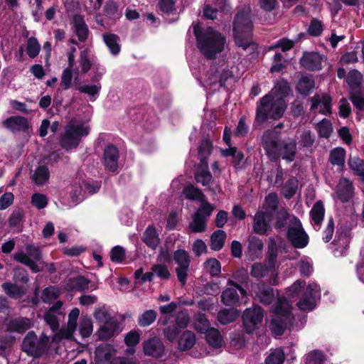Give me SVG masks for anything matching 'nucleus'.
I'll use <instances>...</instances> for the list:
<instances>
[{"mask_svg":"<svg viewBox=\"0 0 364 364\" xmlns=\"http://www.w3.org/2000/svg\"><path fill=\"white\" fill-rule=\"evenodd\" d=\"M173 259L178 264V267L176 268L178 280L182 286H184L186 284L191 264L190 255L186 250L178 249L174 251Z\"/></svg>","mask_w":364,"mask_h":364,"instance_id":"obj_10","label":"nucleus"},{"mask_svg":"<svg viewBox=\"0 0 364 364\" xmlns=\"http://www.w3.org/2000/svg\"><path fill=\"white\" fill-rule=\"evenodd\" d=\"M278 197L277 193H270L265 197V205L267 211L272 213L275 212L278 208Z\"/></svg>","mask_w":364,"mask_h":364,"instance_id":"obj_59","label":"nucleus"},{"mask_svg":"<svg viewBox=\"0 0 364 364\" xmlns=\"http://www.w3.org/2000/svg\"><path fill=\"white\" fill-rule=\"evenodd\" d=\"M207 219L200 216L199 213H194L193 221L190 223L189 228L193 232H203L205 230Z\"/></svg>","mask_w":364,"mask_h":364,"instance_id":"obj_41","label":"nucleus"},{"mask_svg":"<svg viewBox=\"0 0 364 364\" xmlns=\"http://www.w3.org/2000/svg\"><path fill=\"white\" fill-rule=\"evenodd\" d=\"M193 34L198 48L207 59L213 60L223 51L225 38L213 27L208 26L203 29L197 23L193 26Z\"/></svg>","mask_w":364,"mask_h":364,"instance_id":"obj_3","label":"nucleus"},{"mask_svg":"<svg viewBox=\"0 0 364 364\" xmlns=\"http://www.w3.org/2000/svg\"><path fill=\"white\" fill-rule=\"evenodd\" d=\"M323 31V23L317 18H313L308 28V33L311 36L318 37Z\"/></svg>","mask_w":364,"mask_h":364,"instance_id":"obj_57","label":"nucleus"},{"mask_svg":"<svg viewBox=\"0 0 364 364\" xmlns=\"http://www.w3.org/2000/svg\"><path fill=\"white\" fill-rule=\"evenodd\" d=\"M119 4L113 0H109L106 2L104 6V14L109 18H119L122 16V13L119 9Z\"/></svg>","mask_w":364,"mask_h":364,"instance_id":"obj_40","label":"nucleus"},{"mask_svg":"<svg viewBox=\"0 0 364 364\" xmlns=\"http://www.w3.org/2000/svg\"><path fill=\"white\" fill-rule=\"evenodd\" d=\"M255 299L264 305L271 304L275 299L274 289L264 282H259L253 289Z\"/></svg>","mask_w":364,"mask_h":364,"instance_id":"obj_15","label":"nucleus"},{"mask_svg":"<svg viewBox=\"0 0 364 364\" xmlns=\"http://www.w3.org/2000/svg\"><path fill=\"white\" fill-rule=\"evenodd\" d=\"M262 145L265 154L272 162H277L280 157L288 162L294 161L296 144L294 141H287L282 139L281 132L267 129L262 136Z\"/></svg>","mask_w":364,"mask_h":364,"instance_id":"obj_1","label":"nucleus"},{"mask_svg":"<svg viewBox=\"0 0 364 364\" xmlns=\"http://www.w3.org/2000/svg\"><path fill=\"white\" fill-rule=\"evenodd\" d=\"M317 130L320 137L328 139L333 132L332 124L329 120L323 119L318 123Z\"/></svg>","mask_w":364,"mask_h":364,"instance_id":"obj_50","label":"nucleus"},{"mask_svg":"<svg viewBox=\"0 0 364 364\" xmlns=\"http://www.w3.org/2000/svg\"><path fill=\"white\" fill-rule=\"evenodd\" d=\"M363 79L362 74L357 70H351L348 72L346 82L351 90L360 88Z\"/></svg>","mask_w":364,"mask_h":364,"instance_id":"obj_43","label":"nucleus"},{"mask_svg":"<svg viewBox=\"0 0 364 364\" xmlns=\"http://www.w3.org/2000/svg\"><path fill=\"white\" fill-rule=\"evenodd\" d=\"M88 134L89 129L83 125H68L64 134L60 139V145L67 151L76 149L79 146L82 137L86 136Z\"/></svg>","mask_w":364,"mask_h":364,"instance_id":"obj_6","label":"nucleus"},{"mask_svg":"<svg viewBox=\"0 0 364 364\" xmlns=\"http://www.w3.org/2000/svg\"><path fill=\"white\" fill-rule=\"evenodd\" d=\"M202 203V205L200 208L195 212V213H199L200 216L207 218L210 217L215 210V206L210 203L208 201L204 198V200Z\"/></svg>","mask_w":364,"mask_h":364,"instance_id":"obj_64","label":"nucleus"},{"mask_svg":"<svg viewBox=\"0 0 364 364\" xmlns=\"http://www.w3.org/2000/svg\"><path fill=\"white\" fill-rule=\"evenodd\" d=\"M325 57L318 52H303L299 59V65L301 68L311 72L319 71L323 68L322 63Z\"/></svg>","mask_w":364,"mask_h":364,"instance_id":"obj_11","label":"nucleus"},{"mask_svg":"<svg viewBox=\"0 0 364 364\" xmlns=\"http://www.w3.org/2000/svg\"><path fill=\"white\" fill-rule=\"evenodd\" d=\"M207 343L214 348H219L223 345V337L220 331L215 328H210L205 333Z\"/></svg>","mask_w":364,"mask_h":364,"instance_id":"obj_33","label":"nucleus"},{"mask_svg":"<svg viewBox=\"0 0 364 364\" xmlns=\"http://www.w3.org/2000/svg\"><path fill=\"white\" fill-rule=\"evenodd\" d=\"M336 195L342 203L348 202L353 196V187L351 182L344 179V183H340L338 187Z\"/></svg>","mask_w":364,"mask_h":364,"instance_id":"obj_24","label":"nucleus"},{"mask_svg":"<svg viewBox=\"0 0 364 364\" xmlns=\"http://www.w3.org/2000/svg\"><path fill=\"white\" fill-rule=\"evenodd\" d=\"M141 241L150 249L156 250L159 247L161 240L159 235L154 225H149L145 229L141 237Z\"/></svg>","mask_w":364,"mask_h":364,"instance_id":"obj_20","label":"nucleus"},{"mask_svg":"<svg viewBox=\"0 0 364 364\" xmlns=\"http://www.w3.org/2000/svg\"><path fill=\"white\" fill-rule=\"evenodd\" d=\"M119 323L116 319L109 320V321L100 324L97 331L98 338L100 341H108L112 338L115 333L119 332Z\"/></svg>","mask_w":364,"mask_h":364,"instance_id":"obj_19","label":"nucleus"},{"mask_svg":"<svg viewBox=\"0 0 364 364\" xmlns=\"http://www.w3.org/2000/svg\"><path fill=\"white\" fill-rule=\"evenodd\" d=\"M164 343L158 337H152L143 342L144 355L156 359L161 358L164 354Z\"/></svg>","mask_w":364,"mask_h":364,"instance_id":"obj_13","label":"nucleus"},{"mask_svg":"<svg viewBox=\"0 0 364 364\" xmlns=\"http://www.w3.org/2000/svg\"><path fill=\"white\" fill-rule=\"evenodd\" d=\"M124 341L127 347L134 348L140 341V334L135 330L130 331L124 336Z\"/></svg>","mask_w":364,"mask_h":364,"instance_id":"obj_60","label":"nucleus"},{"mask_svg":"<svg viewBox=\"0 0 364 364\" xmlns=\"http://www.w3.org/2000/svg\"><path fill=\"white\" fill-rule=\"evenodd\" d=\"M14 283L4 282L1 287L4 292L12 299H18L23 294L22 281L23 277H21L20 269H15L14 276Z\"/></svg>","mask_w":364,"mask_h":364,"instance_id":"obj_16","label":"nucleus"},{"mask_svg":"<svg viewBox=\"0 0 364 364\" xmlns=\"http://www.w3.org/2000/svg\"><path fill=\"white\" fill-rule=\"evenodd\" d=\"M156 316V311L154 310L145 311L138 318L139 326L141 327L150 326L155 321Z\"/></svg>","mask_w":364,"mask_h":364,"instance_id":"obj_51","label":"nucleus"},{"mask_svg":"<svg viewBox=\"0 0 364 364\" xmlns=\"http://www.w3.org/2000/svg\"><path fill=\"white\" fill-rule=\"evenodd\" d=\"M326 356L320 350H313L308 353L304 358V364H324Z\"/></svg>","mask_w":364,"mask_h":364,"instance_id":"obj_37","label":"nucleus"},{"mask_svg":"<svg viewBox=\"0 0 364 364\" xmlns=\"http://www.w3.org/2000/svg\"><path fill=\"white\" fill-rule=\"evenodd\" d=\"M156 9L161 14L169 16L176 10V1L174 0H159L156 4Z\"/></svg>","mask_w":364,"mask_h":364,"instance_id":"obj_46","label":"nucleus"},{"mask_svg":"<svg viewBox=\"0 0 364 364\" xmlns=\"http://www.w3.org/2000/svg\"><path fill=\"white\" fill-rule=\"evenodd\" d=\"M287 108L285 100L282 97H274L271 94H267L259 99L256 109L255 121L263 124L269 119L278 120L282 118Z\"/></svg>","mask_w":364,"mask_h":364,"instance_id":"obj_4","label":"nucleus"},{"mask_svg":"<svg viewBox=\"0 0 364 364\" xmlns=\"http://www.w3.org/2000/svg\"><path fill=\"white\" fill-rule=\"evenodd\" d=\"M227 238L226 232L223 230H217L210 235V247L213 251H220L225 245Z\"/></svg>","mask_w":364,"mask_h":364,"instance_id":"obj_28","label":"nucleus"},{"mask_svg":"<svg viewBox=\"0 0 364 364\" xmlns=\"http://www.w3.org/2000/svg\"><path fill=\"white\" fill-rule=\"evenodd\" d=\"M195 180L203 186H207L213 180V176L208 169H200L196 172Z\"/></svg>","mask_w":364,"mask_h":364,"instance_id":"obj_54","label":"nucleus"},{"mask_svg":"<svg viewBox=\"0 0 364 364\" xmlns=\"http://www.w3.org/2000/svg\"><path fill=\"white\" fill-rule=\"evenodd\" d=\"M318 285L314 283L309 284L303 293L301 299L296 305L299 309L311 311L316 306L315 291Z\"/></svg>","mask_w":364,"mask_h":364,"instance_id":"obj_17","label":"nucleus"},{"mask_svg":"<svg viewBox=\"0 0 364 364\" xmlns=\"http://www.w3.org/2000/svg\"><path fill=\"white\" fill-rule=\"evenodd\" d=\"M348 165L354 175L358 176H364V160L358 156H350L348 160Z\"/></svg>","mask_w":364,"mask_h":364,"instance_id":"obj_38","label":"nucleus"},{"mask_svg":"<svg viewBox=\"0 0 364 364\" xmlns=\"http://www.w3.org/2000/svg\"><path fill=\"white\" fill-rule=\"evenodd\" d=\"M293 320H286L281 316H275L270 321L269 328L272 332L278 336H281L284 333L287 326L291 323Z\"/></svg>","mask_w":364,"mask_h":364,"instance_id":"obj_23","label":"nucleus"},{"mask_svg":"<svg viewBox=\"0 0 364 364\" xmlns=\"http://www.w3.org/2000/svg\"><path fill=\"white\" fill-rule=\"evenodd\" d=\"M263 242L257 236H250L248 238V251L250 255L257 256L263 250Z\"/></svg>","mask_w":364,"mask_h":364,"instance_id":"obj_42","label":"nucleus"},{"mask_svg":"<svg viewBox=\"0 0 364 364\" xmlns=\"http://www.w3.org/2000/svg\"><path fill=\"white\" fill-rule=\"evenodd\" d=\"M289 218V214L286 209L279 210L276 216L274 228L276 230H281L285 228L287 225L288 220Z\"/></svg>","mask_w":364,"mask_h":364,"instance_id":"obj_56","label":"nucleus"},{"mask_svg":"<svg viewBox=\"0 0 364 364\" xmlns=\"http://www.w3.org/2000/svg\"><path fill=\"white\" fill-rule=\"evenodd\" d=\"M251 12L249 6L237 10L232 22V31L236 46L244 50L250 49V53H253L257 49V44L252 41L253 23Z\"/></svg>","mask_w":364,"mask_h":364,"instance_id":"obj_2","label":"nucleus"},{"mask_svg":"<svg viewBox=\"0 0 364 364\" xmlns=\"http://www.w3.org/2000/svg\"><path fill=\"white\" fill-rule=\"evenodd\" d=\"M239 295L235 288L228 287L222 292L221 301L225 306H234L239 302Z\"/></svg>","mask_w":364,"mask_h":364,"instance_id":"obj_34","label":"nucleus"},{"mask_svg":"<svg viewBox=\"0 0 364 364\" xmlns=\"http://www.w3.org/2000/svg\"><path fill=\"white\" fill-rule=\"evenodd\" d=\"M286 237L296 249L305 248L309 242V237L304 230L299 218L293 215L287 229Z\"/></svg>","mask_w":364,"mask_h":364,"instance_id":"obj_5","label":"nucleus"},{"mask_svg":"<svg viewBox=\"0 0 364 364\" xmlns=\"http://www.w3.org/2000/svg\"><path fill=\"white\" fill-rule=\"evenodd\" d=\"M151 271L161 279L168 280L171 277V274L166 265L161 264H155L151 266Z\"/></svg>","mask_w":364,"mask_h":364,"instance_id":"obj_58","label":"nucleus"},{"mask_svg":"<svg viewBox=\"0 0 364 364\" xmlns=\"http://www.w3.org/2000/svg\"><path fill=\"white\" fill-rule=\"evenodd\" d=\"M48 338L44 336L37 342L36 346H32L31 349L27 350V354L34 358L41 357L47 350Z\"/></svg>","mask_w":364,"mask_h":364,"instance_id":"obj_36","label":"nucleus"},{"mask_svg":"<svg viewBox=\"0 0 364 364\" xmlns=\"http://www.w3.org/2000/svg\"><path fill=\"white\" fill-rule=\"evenodd\" d=\"M94 317L100 323H104L114 319L105 308H98L94 312Z\"/></svg>","mask_w":364,"mask_h":364,"instance_id":"obj_62","label":"nucleus"},{"mask_svg":"<svg viewBox=\"0 0 364 364\" xmlns=\"http://www.w3.org/2000/svg\"><path fill=\"white\" fill-rule=\"evenodd\" d=\"M110 259L116 264L122 263L125 259L124 248L119 245L113 247L110 251Z\"/></svg>","mask_w":364,"mask_h":364,"instance_id":"obj_55","label":"nucleus"},{"mask_svg":"<svg viewBox=\"0 0 364 364\" xmlns=\"http://www.w3.org/2000/svg\"><path fill=\"white\" fill-rule=\"evenodd\" d=\"M272 213L257 210L254 216L253 231L258 235H264L271 230L269 220Z\"/></svg>","mask_w":364,"mask_h":364,"instance_id":"obj_14","label":"nucleus"},{"mask_svg":"<svg viewBox=\"0 0 364 364\" xmlns=\"http://www.w3.org/2000/svg\"><path fill=\"white\" fill-rule=\"evenodd\" d=\"M119 153L118 148L112 144L107 145L102 159L105 168L111 173L118 172Z\"/></svg>","mask_w":364,"mask_h":364,"instance_id":"obj_12","label":"nucleus"},{"mask_svg":"<svg viewBox=\"0 0 364 364\" xmlns=\"http://www.w3.org/2000/svg\"><path fill=\"white\" fill-rule=\"evenodd\" d=\"M102 38L110 53L113 55H118L121 50L119 37L114 33H105L102 35Z\"/></svg>","mask_w":364,"mask_h":364,"instance_id":"obj_25","label":"nucleus"},{"mask_svg":"<svg viewBox=\"0 0 364 364\" xmlns=\"http://www.w3.org/2000/svg\"><path fill=\"white\" fill-rule=\"evenodd\" d=\"M72 24L78 41L85 42L89 36V28L84 16L78 14H75L72 18Z\"/></svg>","mask_w":364,"mask_h":364,"instance_id":"obj_18","label":"nucleus"},{"mask_svg":"<svg viewBox=\"0 0 364 364\" xmlns=\"http://www.w3.org/2000/svg\"><path fill=\"white\" fill-rule=\"evenodd\" d=\"M315 86V81L312 75H302L296 85V90L303 96L309 95Z\"/></svg>","mask_w":364,"mask_h":364,"instance_id":"obj_21","label":"nucleus"},{"mask_svg":"<svg viewBox=\"0 0 364 364\" xmlns=\"http://www.w3.org/2000/svg\"><path fill=\"white\" fill-rule=\"evenodd\" d=\"M275 316H281L286 320H294L291 306L285 299L279 298L274 309Z\"/></svg>","mask_w":364,"mask_h":364,"instance_id":"obj_26","label":"nucleus"},{"mask_svg":"<svg viewBox=\"0 0 364 364\" xmlns=\"http://www.w3.org/2000/svg\"><path fill=\"white\" fill-rule=\"evenodd\" d=\"M50 178V171L48 168L45 165L38 166L31 179L33 182L37 186H42L47 183Z\"/></svg>","mask_w":364,"mask_h":364,"instance_id":"obj_32","label":"nucleus"},{"mask_svg":"<svg viewBox=\"0 0 364 364\" xmlns=\"http://www.w3.org/2000/svg\"><path fill=\"white\" fill-rule=\"evenodd\" d=\"M240 312L234 308L223 309L218 313V320L223 325L234 322L239 316Z\"/></svg>","mask_w":364,"mask_h":364,"instance_id":"obj_31","label":"nucleus"},{"mask_svg":"<svg viewBox=\"0 0 364 364\" xmlns=\"http://www.w3.org/2000/svg\"><path fill=\"white\" fill-rule=\"evenodd\" d=\"M116 350L109 343H101L95 350V364H136L125 357L115 358Z\"/></svg>","mask_w":364,"mask_h":364,"instance_id":"obj_7","label":"nucleus"},{"mask_svg":"<svg viewBox=\"0 0 364 364\" xmlns=\"http://www.w3.org/2000/svg\"><path fill=\"white\" fill-rule=\"evenodd\" d=\"M264 311L258 305L246 309L242 314V323L247 334H252L262 323Z\"/></svg>","mask_w":364,"mask_h":364,"instance_id":"obj_8","label":"nucleus"},{"mask_svg":"<svg viewBox=\"0 0 364 364\" xmlns=\"http://www.w3.org/2000/svg\"><path fill=\"white\" fill-rule=\"evenodd\" d=\"M298 189V181L294 178H289L285 183L282 193L285 198H291L296 193Z\"/></svg>","mask_w":364,"mask_h":364,"instance_id":"obj_47","label":"nucleus"},{"mask_svg":"<svg viewBox=\"0 0 364 364\" xmlns=\"http://www.w3.org/2000/svg\"><path fill=\"white\" fill-rule=\"evenodd\" d=\"M196 341L195 333L191 331L186 330L185 331L178 340V349L181 351H186L195 345Z\"/></svg>","mask_w":364,"mask_h":364,"instance_id":"obj_30","label":"nucleus"},{"mask_svg":"<svg viewBox=\"0 0 364 364\" xmlns=\"http://www.w3.org/2000/svg\"><path fill=\"white\" fill-rule=\"evenodd\" d=\"M24 253V266L30 268L33 273L42 272L46 265L43 260L42 251L40 247L33 245H28Z\"/></svg>","mask_w":364,"mask_h":364,"instance_id":"obj_9","label":"nucleus"},{"mask_svg":"<svg viewBox=\"0 0 364 364\" xmlns=\"http://www.w3.org/2000/svg\"><path fill=\"white\" fill-rule=\"evenodd\" d=\"M325 215V208L323 201L317 200L310 210V217L315 225L321 227Z\"/></svg>","mask_w":364,"mask_h":364,"instance_id":"obj_29","label":"nucleus"},{"mask_svg":"<svg viewBox=\"0 0 364 364\" xmlns=\"http://www.w3.org/2000/svg\"><path fill=\"white\" fill-rule=\"evenodd\" d=\"M275 93L279 96V97H282V99L284 100L285 97H288L289 95V93L291 92V87L285 79H282L279 80L275 86Z\"/></svg>","mask_w":364,"mask_h":364,"instance_id":"obj_53","label":"nucleus"},{"mask_svg":"<svg viewBox=\"0 0 364 364\" xmlns=\"http://www.w3.org/2000/svg\"><path fill=\"white\" fill-rule=\"evenodd\" d=\"M183 193L187 199L191 200H198L203 202L205 198L203 193L198 188L195 187L192 184L186 186L183 188Z\"/></svg>","mask_w":364,"mask_h":364,"instance_id":"obj_39","label":"nucleus"},{"mask_svg":"<svg viewBox=\"0 0 364 364\" xmlns=\"http://www.w3.org/2000/svg\"><path fill=\"white\" fill-rule=\"evenodd\" d=\"M31 203L33 206L41 210L48 205V198L46 195L40 193H35L31 196Z\"/></svg>","mask_w":364,"mask_h":364,"instance_id":"obj_61","label":"nucleus"},{"mask_svg":"<svg viewBox=\"0 0 364 364\" xmlns=\"http://www.w3.org/2000/svg\"><path fill=\"white\" fill-rule=\"evenodd\" d=\"M268 270H270L268 266L266 267L261 263H255L252 266L251 275L257 279L263 278L268 272Z\"/></svg>","mask_w":364,"mask_h":364,"instance_id":"obj_63","label":"nucleus"},{"mask_svg":"<svg viewBox=\"0 0 364 364\" xmlns=\"http://www.w3.org/2000/svg\"><path fill=\"white\" fill-rule=\"evenodd\" d=\"M346 151L343 147H336L331 150L328 161L333 166H336L341 168L345 166Z\"/></svg>","mask_w":364,"mask_h":364,"instance_id":"obj_27","label":"nucleus"},{"mask_svg":"<svg viewBox=\"0 0 364 364\" xmlns=\"http://www.w3.org/2000/svg\"><path fill=\"white\" fill-rule=\"evenodd\" d=\"M285 360V354L284 350L277 348L271 351V353L266 357L265 364H283Z\"/></svg>","mask_w":364,"mask_h":364,"instance_id":"obj_44","label":"nucleus"},{"mask_svg":"<svg viewBox=\"0 0 364 364\" xmlns=\"http://www.w3.org/2000/svg\"><path fill=\"white\" fill-rule=\"evenodd\" d=\"M93 331V323L90 318L84 316L80 319L79 331L83 338H88Z\"/></svg>","mask_w":364,"mask_h":364,"instance_id":"obj_49","label":"nucleus"},{"mask_svg":"<svg viewBox=\"0 0 364 364\" xmlns=\"http://www.w3.org/2000/svg\"><path fill=\"white\" fill-rule=\"evenodd\" d=\"M4 124L8 129L14 133L20 132L23 129V119L21 117H11L4 121Z\"/></svg>","mask_w":364,"mask_h":364,"instance_id":"obj_48","label":"nucleus"},{"mask_svg":"<svg viewBox=\"0 0 364 364\" xmlns=\"http://www.w3.org/2000/svg\"><path fill=\"white\" fill-rule=\"evenodd\" d=\"M203 267L212 277L218 276L221 272L220 262L213 257L207 259L203 263Z\"/></svg>","mask_w":364,"mask_h":364,"instance_id":"obj_45","label":"nucleus"},{"mask_svg":"<svg viewBox=\"0 0 364 364\" xmlns=\"http://www.w3.org/2000/svg\"><path fill=\"white\" fill-rule=\"evenodd\" d=\"M279 252V247L274 237H269L267 245V252L265 258V262L269 269L275 267Z\"/></svg>","mask_w":364,"mask_h":364,"instance_id":"obj_22","label":"nucleus"},{"mask_svg":"<svg viewBox=\"0 0 364 364\" xmlns=\"http://www.w3.org/2000/svg\"><path fill=\"white\" fill-rule=\"evenodd\" d=\"M41 45L38 39L35 37H31L28 39L26 46V53L29 58L33 59L39 54Z\"/></svg>","mask_w":364,"mask_h":364,"instance_id":"obj_52","label":"nucleus"},{"mask_svg":"<svg viewBox=\"0 0 364 364\" xmlns=\"http://www.w3.org/2000/svg\"><path fill=\"white\" fill-rule=\"evenodd\" d=\"M68 281L70 288L77 291L88 290L90 283V281L82 275L70 277Z\"/></svg>","mask_w":364,"mask_h":364,"instance_id":"obj_35","label":"nucleus"}]
</instances>
